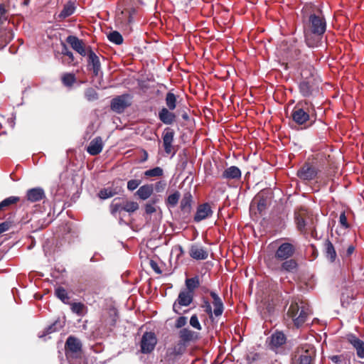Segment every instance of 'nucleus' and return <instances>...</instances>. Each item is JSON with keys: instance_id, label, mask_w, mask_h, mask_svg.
I'll use <instances>...</instances> for the list:
<instances>
[{"instance_id": "obj_1", "label": "nucleus", "mask_w": 364, "mask_h": 364, "mask_svg": "<svg viewBox=\"0 0 364 364\" xmlns=\"http://www.w3.org/2000/svg\"><path fill=\"white\" fill-rule=\"evenodd\" d=\"M81 341L75 336H70L65 344L66 358L70 364H87L82 353Z\"/></svg>"}, {"instance_id": "obj_2", "label": "nucleus", "mask_w": 364, "mask_h": 364, "mask_svg": "<svg viewBox=\"0 0 364 364\" xmlns=\"http://www.w3.org/2000/svg\"><path fill=\"white\" fill-rule=\"evenodd\" d=\"M311 314L309 306L303 301H292L287 311V316L291 318L296 328L301 327Z\"/></svg>"}, {"instance_id": "obj_3", "label": "nucleus", "mask_w": 364, "mask_h": 364, "mask_svg": "<svg viewBox=\"0 0 364 364\" xmlns=\"http://www.w3.org/2000/svg\"><path fill=\"white\" fill-rule=\"evenodd\" d=\"M314 112V106L311 102L306 100L301 101L296 104L292 111V119L296 124L302 125L310 119Z\"/></svg>"}, {"instance_id": "obj_4", "label": "nucleus", "mask_w": 364, "mask_h": 364, "mask_svg": "<svg viewBox=\"0 0 364 364\" xmlns=\"http://www.w3.org/2000/svg\"><path fill=\"white\" fill-rule=\"evenodd\" d=\"M267 267L277 272H296L298 269V262L292 257L283 261L276 262L272 259L265 260Z\"/></svg>"}, {"instance_id": "obj_5", "label": "nucleus", "mask_w": 364, "mask_h": 364, "mask_svg": "<svg viewBox=\"0 0 364 364\" xmlns=\"http://www.w3.org/2000/svg\"><path fill=\"white\" fill-rule=\"evenodd\" d=\"M279 244L275 252L274 256L271 259L277 262L283 261L286 259H290L296 253V246L288 242H280L277 240L276 242Z\"/></svg>"}, {"instance_id": "obj_6", "label": "nucleus", "mask_w": 364, "mask_h": 364, "mask_svg": "<svg viewBox=\"0 0 364 364\" xmlns=\"http://www.w3.org/2000/svg\"><path fill=\"white\" fill-rule=\"evenodd\" d=\"M294 220L297 229L301 232H306L307 226L313 225V217L305 208L301 207L294 213Z\"/></svg>"}, {"instance_id": "obj_7", "label": "nucleus", "mask_w": 364, "mask_h": 364, "mask_svg": "<svg viewBox=\"0 0 364 364\" xmlns=\"http://www.w3.org/2000/svg\"><path fill=\"white\" fill-rule=\"evenodd\" d=\"M326 23L322 15L311 14L304 31L323 35L326 31Z\"/></svg>"}, {"instance_id": "obj_8", "label": "nucleus", "mask_w": 364, "mask_h": 364, "mask_svg": "<svg viewBox=\"0 0 364 364\" xmlns=\"http://www.w3.org/2000/svg\"><path fill=\"white\" fill-rule=\"evenodd\" d=\"M320 170L314 164L306 162L297 171V176L301 180L311 181L314 180Z\"/></svg>"}, {"instance_id": "obj_9", "label": "nucleus", "mask_w": 364, "mask_h": 364, "mask_svg": "<svg viewBox=\"0 0 364 364\" xmlns=\"http://www.w3.org/2000/svg\"><path fill=\"white\" fill-rule=\"evenodd\" d=\"M194 295L186 290L179 292L177 299L173 304V311L177 314H181L180 311L181 306H188L193 301Z\"/></svg>"}, {"instance_id": "obj_10", "label": "nucleus", "mask_w": 364, "mask_h": 364, "mask_svg": "<svg viewBox=\"0 0 364 364\" xmlns=\"http://www.w3.org/2000/svg\"><path fill=\"white\" fill-rule=\"evenodd\" d=\"M132 96L129 94H124L113 98L111 101V109L117 113H122L132 105Z\"/></svg>"}, {"instance_id": "obj_11", "label": "nucleus", "mask_w": 364, "mask_h": 364, "mask_svg": "<svg viewBox=\"0 0 364 364\" xmlns=\"http://www.w3.org/2000/svg\"><path fill=\"white\" fill-rule=\"evenodd\" d=\"M157 343V338L154 332H145L141 340V351L143 353H151Z\"/></svg>"}, {"instance_id": "obj_12", "label": "nucleus", "mask_w": 364, "mask_h": 364, "mask_svg": "<svg viewBox=\"0 0 364 364\" xmlns=\"http://www.w3.org/2000/svg\"><path fill=\"white\" fill-rule=\"evenodd\" d=\"M287 341V337L282 331H276L267 339V343L269 349L277 352Z\"/></svg>"}, {"instance_id": "obj_13", "label": "nucleus", "mask_w": 364, "mask_h": 364, "mask_svg": "<svg viewBox=\"0 0 364 364\" xmlns=\"http://www.w3.org/2000/svg\"><path fill=\"white\" fill-rule=\"evenodd\" d=\"M179 341L189 345L199 339V333L191 330L189 328H183L178 331Z\"/></svg>"}, {"instance_id": "obj_14", "label": "nucleus", "mask_w": 364, "mask_h": 364, "mask_svg": "<svg viewBox=\"0 0 364 364\" xmlns=\"http://www.w3.org/2000/svg\"><path fill=\"white\" fill-rule=\"evenodd\" d=\"M187 347L188 345L178 340L173 347L168 348L166 357L168 358L169 360H174L183 355L186 352Z\"/></svg>"}, {"instance_id": "obj_15", "label": "nucleus", "mask_w": 364, "mask_h": 364, "mask_svg": "<svg viewBox=\"0 0 364 364\" xmlns=\"http://www.w3.org/2000/svg\"><path fill=\"white\" fill-rule=\"evenodd\" d=\"M213 215V210L209 203H205L199 205L197 208L196 213L194 216L195 222H200L207 218L211 217Z\"/></svg>"}, {"instance_id": "obj_16", "label": "nucleus", "mask_w": 364, "mask_h": 364, "mask_svg": "<svg viewBox=\"0 0 364 364\" xmlns=\"http://www.w3.org/2000/svg\"><path fill=\"white\" fill-rule=\"evenodd\" d=\"M190 257L196 260H204L208 257V252L206 248L192 245L189 250Z\"/></svg>"}, {"instance_id": "obj_17", "label": "nucleus", "mask_w": 364, "mask_h": 364, "mask_svg": "<svg viewBox=\"0 0 364 364\" xmlns=\"http://www.w3.org/2000/svg\"><path fill=\"white\" fill-rule=\"evenodd\" d=\"M66 41L80 55L82 56L86 55L85 44L82 40H80L75 36H69L67 37Z\"/></svg>"}, {"instance_id": "obj_18", "label": "nucleus", "mask_w": 364, "mask_h": 364, "mask_svg": "<svg viewBox=\"0 0 364 364\" xmlns=\"http://www.w3.org/2000/svg\"><path fill=\"white\" fill-rule=\"evenodd\" d=\"M348 341L356 350L357 355L364 358V342L353 334L348 336Z\"/></svg>"}, {"instance_id": "obj_19", "label": "nucleus", "mask_w": 364, "mask_h": 364, "mask_svg": "<svg viewBox=\"0 0 364 364\" xmlns=\"http://www.w3.org/2000/svg\"><path fill=\"white\" fill-rule=\"evenodd\" d=\"M168 108L163 107L159 112V119L164 124L167 125L172 124L176 119V115Z\"/></svg>"}, {"instance_id": "obj_20", "label": "nucleus", "mask_w": 364, "mask_h": 364, "mask_svg": "<svg viewBox=\"0 0 364 364\" xmlns=\"http://www.w3.org/2000/svg\"><path fill=\"white\" fill-rule=\"evenodd\" d=\"M323 254L330 262H334L337 257L336 249L329 240H326L323 243Z\"/></svg>"}, {"instance_id": "obj_21", "label": "nucleus", "mask_w": 364, "mask_h": 364, "mask_svg": "<svg viewBox=\"0 0 364 364\" xmlns=\"http://www.w3.org/2000/svg\"><path fill=\"white\" fill-rule=\"evenodd\" d=\"M210 295L213 299V305L214 306V315L217 317L221 316L224 310V305L222 299L215 291H210Z\"/></svg>"}, {"instance_id": "obj_22", "label": "nucleus", "mask_w": 364, "mask_h": 364, "mask_svg": "<svg viewBox=\"0 0 364 364\" xmlns=\"http://www.w3.org/2000/svg\"><path fill=\"white\" fill-rule=\"evenodd\" d=\"M193 196L188 191L183 194L180 203V209L183 214L188 215L192 209Z\"/></svg>"}, {"instance_id": "obj_23", "label": "nucleus", "mask_w": 364, "mask_h": 364, "mask_svg": "<svg viewBox=\"0 0 364 364\" xmlns=\"http://www.w3.org/2000/svg\"><path fill=\"white\" fill-rule=\"evenodd\" d=\"M305 41L310 48L318 47L321 41L322 35L315 34L311 31H304Z\"/></svg>"}, {"instance_id": "obj_24", "label": "nucleus", "mask_w": 364, "mask_h": 364, "mask_svg": "<svg viewBox=\"0 0 364 364\" xmlns=\"http://www.w3.org/2000/svg\"><path fill=\"white\" fill-rule=\"evenodd\" d=\"M315 355V349L313 347L309 346L300 355L299 364H312Z\"/></svg>"}, {"instance_id": "obj_25", "label": "nucleus", "mask_w": 364, "mask_h": 364, "mask_svg": "<svg viewBox=\"0 0 364 364\" xmlns=\"http://www.w3.org/2000/svg\"><path fill=\"white\" fill-rule=\"evenodd\" d=\"M28 200L34 203L41 200L45 197L44 191L41 188H33L26 193Z\"/></svg>"}, {"instance_id": "obj_26", "label": "nucleus", "mask_w": 364, "mask_h": 364, "mask_svg": "<svg viewBox=\"0 0 364 364\" xmlns=\"http://www.w3.org/2000/svg\"><path fill=\"white\" fill-rule=\"evenodd\" d=\"M173 132L168 129L163 134V144L164 150L167 154H171L173 151L172 142L173 141Z\"/></svg>"}, {"instance_id": "obj_27", "label": "nucleus", "mask_w": 364, "mask_h": 364, "mask_svg": "<svg viewBox=\"0 0 364 364\" xmlns=\"http://www.w3.org/2000/svg\"><path fill=\"white\" fill-rule=\"evenodd\" d=\"M223 178L226 179H240L241 178L240 169L235 166L226 168L223 173Z\"/></svg>"}, {"instance_id": "obj_28", "label": "nucleus", "mask_w": 364, "mask_h": 364, "mask_svg": "<svg viewBox=\"0 0 364 364\" xmlns=\"http://www.w3.org/2000/svg\"><path fill=\"white\" fill-rule=\"evenodd\" d=\"M154 188L152 184H146L141 186L137 191L136 192V195L139 196V198L141 200L148 199L151 194L153 193Z\"/></svg>"}, {"instance_id": "obj_29", "label": "nucleus", "mask_w": 364, "mask_h": 364, "mask_svg": "<svg viewBox=\"0 0 364 364\" xmlns=\"http://www.w3.org/2000/svg\"><path fill=\"white\" fill-rule=\"evenodd\" d=\"M186 291L195 294V290L200 286V280L198 276L191 278H187L185 281Z\"/></svg>"}, {"instance_id": "obj_30", "label": "nucleus", "mask_w": 364, "mask_h": 364, "mask_svg": "<svg viewBox=\"0 0 364 364\" xmlns=\"http://www.w3.org/2000/svg\"><path fill=\"white\" fill-rule=\"evenodd\" d=\"M102 149V142L100 138L94 139L88 146L87 151L91 155H97Z\"/></svg>"}, {"instance_id": "obj_31", "label": "nucleus", "mask_w": 364, "mask_h": 364, "mask_svg": "<svg viewBox=\"0 0 364 364\" xmlns=\"http://www.w3.org/2000/svg\"><path fill=\"white\" fill-rule=\"evenodd\" d=\"M75 6L74 2L69 1L64 5L63 9L58 14V18L60 20L64 19L71 16L75 12Z\"/></svg>"}, {"instance_id": "obj_32", "label": "nucleus", "mask_w": 364, "mask_h": 364, "mask_svg": "<svg viewBox=\"0 0 364 364\" xmlns=\"http://www.w3.org/2000/svg\"><path fill=\"white\" fill-rule=\"evenodd\" d=\"M88 57L89 65L92 66L91 70L93 71L95 75H97L100 70V63L99 58L92 50L90 51Z\"/></svg>"}, {"instance_id": "obj_33", "label": "nucleus", "mask_w": 364, "mask_h": 364, "mask_svg": "<svg viewBox=\"0 0 364 364\" xmlns=\"http://www.w3.org/2000/svg\"><path fill=\"white\" fill-rule=\"evenodd\" d=\"M73 313L82 316L87 313V307L82 302H70L69 304Z\"/></svg>"}, {"instance_id": "obj_34", "label": "nucleus", "mask_w": 364, "mask_h": 364, "mask_svg": "<svg viewBox=\"0 0 364 364\" xmlns=\"http://www.w3.org/2000/svg\"><path fill=\"white\" fill-rule=\"evenodd\" d=\"M110 213L116 215L117 213L124 210V198H115L109 205Z\"/></svg>"}, {"instance_id": "obj_35", "label": "nucleus", "mask_w": 364, "mask_h": 364, "mask_svg": "<svg viewBox=\"0 0 364 364\" xmlns=\"http://www.w3.org/2000/svg\"><path fill=\"white\" fill-rule=\"evenodd\" d=\"M178 96H176L171 91L168 92L165 97V102L166 105V108L170 110H173L176 108L177 106V100Z\"/></svg>"}, {"instance_id": "obj_36", "label": "nucleus", "mask_w": 364, "mask_h": 364, "mask_svg": "<svg viewBox=\"0 0 364 364\" xmlns=\"http://www.w3.org/2000/svg\"><path fill=\"white\" fill-rule=\"evenodd\" d=\"M299 90L303 96H310L314 90L311 82L306 80L301 81L299 84Z\"/></svg>"}, {"instance_id": "obj_37", "label": "nucleus", "mask_w": 364, "mask_h": 364, "mask_svg": "<svg viewBox=\"0 0 364 364\" xmlns=\"http://www.w3.org/2000/svg\"><path fill=\"white\" fill-rule=\"evenodd\" d=\"M55 295L65 304H70V296L65 288L59 287L55 290Z\"/></svg>"}, {"instance_id": "obj_38", "label": "nucleus", "mask_w": 364, "mask_h": 364, "mask_svg": "<svg viewBox=\"0 0 364 364\" xmlns=\"http://www.w3.org/2000/svg\"><path fill=\"white\" fill-rule=\"evenodd\" d=\"M255 200H257V208L258 212L260 214H262V212L264 211L267 207V198L259 193L257 196Z\"/></svg>"}, {"instance_id": "obj_39", "label": "nucleus", "mask_w": 364, "mask_h": 364, "mask_svg": "<svg viewBox=\"0 0 364 364\" xmlns=\"http://www.w3.org/2000/svg\"><path fill=\"white\" fill-rule=\"evenodd\" d=\"M180 196L181 195L178 191H175L173 193L169 195L166 200L167 206L171 208H174L176 206L178 203Z\"/></svg>"}, {"instance_id": "obj_40", "label": "nucleus", "mask_w": 364, "mask_h": 364, "mask_svg": "<svg viewBox=\"0 0 364 364\" xmlns=\"http://www.w3.org/2000/svg\"><path fill=\"white\" fill-rule=\"evenodd\" d=\"M63 84L68 87H70L73 85V84L76 82L75 75L73 73H65L63 75L62 77Z\"/></svg>"}, {"instance_id": "obj_41", "label": "nucleus", "mask_w": 364, "mask_h": 364, "mask_svg": "<svg viewBox=\"0 0 364 364\" xmlns=\"http://www.w3.org/2000/svg\"><path fill=\"white\" fill-rule=\"evenodd\" d=\"M20 200L19 197L10 196L5 198L0 203V211L11 205L17 203Z\"/></svg>"}, {"instance_id": "obj_42", "label": "nucleus", "mask_w": 364, "mask_h": 364, "mask_svg": "<svg viewBox=\"0 0 364 364\" xmlns=\"http://www.w3.org/2000/svg\"><path fill=\"white\" fill-rule=\"evenodd\" d=\"M139 209V204L134 201L124 199V211L132 213Z\"/></svg>"}, {"instance_id": "obj_43", "label": "nucleus", "mask_w": 364, "mask_h": 364, "mask_svg": "<svg viewBox=\"0 0 364 364\" xmlns=\"http://www.w3.org/2000/svg\"><path fill=\"white\" fill-rule=\"evenodd\" d=\"M107 38L109 41L117 45H120L123 43V38L122 35L116 31L110 32L108 34Z\"/></svg>"}, {"instance_id": "obj_44", "label": "nucleus", "mask_w": 364, "mask_h": 364, "mask_svg": "<svg viewBox=\"0 0 364 364\" xmlns=\"http://www.w3.org/2000/svg\"><path fill=\"white\" fill-rule=\"evenodd\" d=\"M85 97L88 101H95L98 99V94L92 87H88L85 90Z\"/></svg>"}, {"instance_id": "obj_45", "label": "nucleus", "mask_w": 364, "mask_h": 364, "mask_svg": "<svg viewBox=\"0 0 364 364\" xmlns=\"http://www.w3.org/2000/svg\"><path fill=\"white\" fill-rule=\"evenodd\" d=\"M163 175V169L160 167H155L149 169L144 172V176L146 177L161 176Z\"/></svg>"}, {"instance_id": "obj_46", "label": "nucleus", "mask_w": 364, "mask_h": 364, "mask_svg": "<svg viewBox=\"0 0 364 364\" xmlns=\"http://www.w3.org/2000/svg\"><path fill=\"white\" fill-rule=\"evenodd\" d=\"M261 358V355L257 352H250L247 354L245 360L247 364H253Z\"/></svg>"}, {"instance_id": "obj_47", "label": "nucleus", "mask_w": 364, "mask_h": 364, "mask_svg": "<svg viewBox=\"0 0 364 364\" xmlns=\"http://www.w3.org/2000/svg\"><path fill=\"white\" fill-rule=\"evenodd\" d=\"M116 194L115 191H113L110 188H102L98 193V196L101 199H107L114 196Z\"/></svg>"}, {"instance_id": "obj_48", "label": "nucleus", "mask_w": 364, "mask_h": 364, "mask_svg": "<svg viewBox=\"0 0 364 364\" xmlns=\"http://www.w3.org/2000/svg\"><path fill=\"white\" fill-rule=\"evenodd\" d=\"M201 307L203 309L204 311L208 315L209 318H212L213 314H214V313L213 311L212 310L210 303L208 299H203Z\"/></svg>"}, {"instance_id": "obj_49", "label": "nucleus", "mask_w": 364, "mask_h": 364, "mask_svg": "<svg viewBox=\"0 0 364 364\" xmlns=\"http://www.w3.org/2000/svg\"><path fill=\"white\" fill-rule=\"evenodd\" d=\"M355 251V247L353 245H349L346 251L338 249V252L343 258L350 257Z\"/></svg>"}, {"instance_id": "obj_50", "label": "nucleus", "mask_w": 364, "mask_h": 364, "mask_svg": "<svg viewBox=\"0 0 364 364\" xmlns=\"http://www.w3.org/2000/svg\"><path fill=\"white\" fill-rule=\"evenodd\" d=\"M190 325L198 331H200L202 329L201 325L198 321V318L196 314H193L191 317Z\"/></svg>"}, {"instance_id": "obj_51", "label": "nucleus", "mask_w": 364, "mask_h": 364, "mask_svg": "<svg viewBox=\"0 0 364 364\" xmlns=\"http://www.w3.org/2000/svg\"><path fill=\"white\" fill-rule=\"evenodd\" d=\"M157 199L151 200V203H146L145 205V212L146 214H152L156 212V208L154 205L157 202Z\"/></svg>"}, {"instance_id": "obj_52", "label": "nucleus", "mask_w": 364, "mask_h": 364, "mask_svg": "<svg viewBox=\"0 0 364 364\" xmlns=\"http://www.w3.org/2000/svg\"><path fill=\"white\" fill-rule=\"evenodd\" d=\"M187 324V317L181 316H179L175 322V328H183Z\"/></svg>"}, {"instance_id": "obj_53", "label": "nucleus", "mask_w": 364, "mask_h": 364, "mask_svg": "<svg viewBox=\"0 0 364 364\" xmlns=\"http://www.w3.org/2000/svg\"><path fill=\"white\" fill-rule=\"evenodd\" d=\"M61 328V326L60 325L59 322L55 321L52 325L49 326L46 329V332L44 335L46 334H50L51 333H53L55 331H58Z\"/></svg>"}, {"instance_id": "obj_54", "label": "nucleus", "mask_w": 364, "mask_h": 364, "mask_svg": "<svg viewBox=\"0 0 364 364\" xmlns=\"http://www.w3.org/2000/svg\"><path fill=\"white\" fill-rule=\"evenodd\" d=\"M141 183V180L132 179L127 182L128 190L132 191L135 190Z\"/></svg>"}, {"instance_id": "obj_55", "label": "nucleus", "mask_w": 364, "mask_h": 364, "mask_svg": "<svg viewBox=\"0 0 364 364\" xmlns=\"http://www.w3.org/2000/svg\"><path fill=\"white\" fill-rule=\"evenodd\" d=\"M339 223L342 227H343L345 229L349 228L350 225L348 224L347 221V218L345 212H342L339 217Z\"/></svg>"}, {"instance_id": "obj_56", "label": "nucleus", "mask_w": 364, "mask_h": 364, "mask_svg": "<svg viewBox=\"0 0 364 364\" xmlns=\"http://www.w3.org/2000/svg\"><path fill=\"white\" fill-rule=\"evenodd\" d=\"M62 54L64 55H66L69 57V58L73 61L74 59L73 54L71 51H70L66 46L65 44L63 43V48H62Z\"/></svg>"}, {"instance_id": "obj_57", "label": "nucleus", "mask_w": 364, "mask_h": 364, "mask_svg": "<svg viewBox=\"0 0 364 364\" xmlns=\"http://www.w3.org/2000/svg\"><path fill=\"white\" fill-rule=\"evenodd\" d=\"M7 20L6 11L3 6H0V26Z\"/></svg>"}, {"instance_id": "obj_58", "label": "nucleus", "mask_w": 364, "mask_h": 364, "mask_svg": "<svg viewBox=\"0 0 364 364\" xmlns=\"http://www.w3.org/2000/svg\"><path fill=\"white\" fill-rule=\"evenodd\" d=\"M166 183L163 181H159L155 184V190L156 192H161L165 189Z\"/></svg>"}, {"instance_id": "obj_59", "label": "nucleus", "mask_w": 364, "mask_h": 364, "mask_svg": "<svg viewBox=\"0 0 364 364\" xmlns=\"http://www.w3.org/2000/svg\"><path fill=\"white\" fill-rule=\"evenodd\" d=\"M149 264H150V267H151V269L157 274H161V269L159 268L157 262L153 259H151L149 261Z\"/></svg>"}, {"instance_id": "obj_60", "label": "nucleus", "mask_w": 364, "mask_h": 364, "mask_svg": "<svg viewBox=\"0 0 364 364\" xmlns=\"http://www.w3.org/2000/svg\"><path fill=\"white\" fill-rule=\"evenodd\" d=\"M11 227V223L5 221L1 223H0V232L3 233L6 231H7L9 228Z\"/></svg>"}, {"instance_id": "obj_61", "label": "nucleus", "mask_w": 364, "mask_h": 364, "mask_svg": "<svg viewBox=\"0 0 364 364\" xmlns=\"http://www.w3.org/2000/svg\"><path fill=\"white\" fill-rule=\"evenodd\" d=\"M331 361L334 364H341L342 363V356L341 355H333L331 357Z\"/></svg>"}, {"instance_id": "obj_62", "label": "nucleus", "mask_w": 364, "mask_h": 364, "mask_svg": "<svg viewBox=\"0 0 364 364\" xmlns=\"http://www.w3.org/2000/svg\"><path fill=\"white\" fill-rule=\"evenodd\" d=\"M5 34L7 36V39L5 40V44H6L12 39L14 34L11 31H6Z\"/></svg>"}, {"instance_id": "obj_63", "label": "nucleus", "mask_w": 364, "mask_h": 364, "mask_svg": "<svg viewBox=\"0 0 364 364\" xmlns=\"http://www.w3.org/2000/svg\"><path fill=\"white\" fill-rule=\"evenodd\" d=\"M309 230L311 231V237H313L314 238L316 237L317 232L316 230V228L313 225H312V226L311 225L309 226Z\"/></svg>"}, {"instance_id": "obj_64", "label": "nucleus", "mask_w": 364, "mask_h": 364, "mask_svg": "<svg viewBox=\"0 0 364 364\" xmlns=\"http://www.w3.org/2000/svg\"><path fill=\"white\" fill-rule=\"evenodd\" d=\"M273 309H274V307L272 306H271L270 304H269L267 307V312L268 314H271L273 311Z\"/></svg>"}]
</instances>
